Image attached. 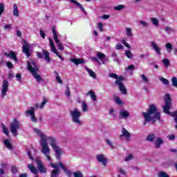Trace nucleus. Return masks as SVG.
I'll return each instance as SVG.
<instances>
[{
  "label": "nucleus",
  "mask_w": 177,
  "mask_h": 177,
  "mask_svg": "<svg viewBox=\"0 0 177 177\" xmlns=\"http://www.w3.org/2000/svg\"><path fill=\"white\" fill-rule=\"evenodd\" d=\"M34 131L35 133H37V135L41 138L39 143L41 146V153L46 157L48 161H52V158H50V156H49V154H50V149H49V145L46 142V134L42 133L38 129H35Z\"/></svg>",
  "instance_id": "nucleus-1"
},
{
  "label": "nucleus",
  "mask_w": 177,
  "mask_h": 177,
  "mask_svg": "<svg viewBox=\"0 0 177 177\" xmlns=\"http://www.w3.org/2000/svg\"><path fill=\"white\" fill-rule=\"evenodd\" d=\"M142 115L145 120L144 125H146L147 122L150 121H161V113L157 111V107L154 104H151L147 112H143Z\"/></svg>",
  "instance_id": "nucleus-2"
},
{
  "label": "nucleus",
  "mask_w": 177,
  "mask_h": 177,
  "mask_svg": "<svg viewBox=\"0 0 177 177\" xmlns=\"http://www.w3.org/2000/svg\"><path fill=\"white\" fill-rule=\"evenodd\" d=\"M46 138L47 142L48 140H49L50 145L55 153V157L57 160H60V158H62V154H63V151L60 149L59 146H57V140L55 138H53L52 136H48L46 135Z\"/></svg>",
  "instance_id": "nucleus-3"
},
{
  "label": "nucleus",
  "mask_w": 177,
  "mask_h": 177,
  "mask_svg": "<svg viewBox=\"0 0 177 177\" xmlns=\"http://www.w3.org/2000/svg\"><path fill=\"white\" fill-rule=\"evenodd\" d=\"M165 105L162 106L163 112L165 114H168L169 115H175L177 117V111L173 113L169 112L171 107H172V99L171 98V95L166 94L164 97Z\"/></svg>",
  "instance_id": "nucleus-4"
},
{
  "label": "nucleus",
  "mask_w": 177,
  "mask_h": 177,
  "mask_svg": "<svg viewBox=\"0 0 177 177\" xmlns=\"http://www.w3.org/2000/svg\"><path fill=\"white\" fill-rule=\"evenodd\" d=\"M28 70L31 73L32 77L36 80L37 82H41V81H44L42 77L39 75L37 72L38 71V67L37 66V64L34 61L28 62Z\"/></svg>",
  "instance_id": "nucleus-5"
},
{
  "label": "nucleus",
  "mask_w": 177,
  "mask_h": 177,
  "mask_svg": "<svg viewBox=\"0 0 177 177\" xmlns=\"http://www.w3.org/2000/svg\"><path fill=\"white\" fill-rule=\"evenodd\" d=\"M69 113L72 118V122L77 125H82V121L80 119L82 115L78 109L75 108L73 110L69 111Z\"/></svg>",
  "instance_id": "nucleus-6"
},
{
  "label": "nucleus",
  "mask_w": 177,
  "mask_h": 177,
  "mask_svg": "<svg viewBox=\"0 0 177 177\" xmlns=\"http://www.w3.org/2000/svg\"><path fill=\"white\" fill-rule=\"evenodd\" d=\"M52 32H53L54 41L57 45L59 50H64V46H63V43L60 42V40L59 39V35L57 34V32L56 31L55 26L53 27Z\"/></svg>",
  "instance_id": "nucleus-7"
},
{
  "label": "nucleus",
  "mask_w": 177,
  "mask_h": 177,
  "mask_svg": "<svg viewBox=\"0 0 177 177\" xmlns=\"http://www.w3.org/2000/svg\"><path fill=\"white\" fill-rule=\"evenodd\" d=\"M21 127L20 126V122L17 119H14L13 122L10 124V132L15 136H17V129H20Z\"/></svg>",
  "instance_id": "nucleus-8"
},
{
  "label": "nucleus",
  "mask_w": 177,
  "mask_h": 177,
  "mask_svg": "<svg viewBox=\"0 0 177 177\" xmlns=\"http://www.w3.org/2000/svg\"><path fill=\"white\" fill-rule=\"evenodd\" d=\"M25 114H26L27 116H30L32 122H37V118H35V109L34 106H31L30 109L26 110L25 111Z\"/></svg>",
  "instance_id": "nucleus-9"
},
{
  "label": "nucleus",
  "mask_w": 177,
  "mask_h": 177,
  "mask_svg": "<svg viewBox=\"0 0 177 177\" xmlns=\"http://www.w3.org/2000/svg\"><path fill=\"white\" fill-rule=\"evenodd\" d=\"M30 48L31 46L28 42L24 41V45L22 46V52L25 53L27 57H30L31 56V53L30 52Z\"/></svg>",
  "instance_id": "nucleus-10"
},
{
  "label": "nucleus",
  "mask_w": 177,
  "mask_h": 177,
  "mask_svg": "<svg viewBox=\"0 0 177 177\" xmlns=\"http://www.w3.org/2000/svg\"><path fill=\"white\" fill-rule=\"evenodd\" d=\"M35 162L37 165V168L40 172V174H46V167L42 163V161L39 158L35 159Z\"/></svg>",
  "instance_id": "nucleus-11"
},
{
  "label": "nucleus",
  "mask_w": 177,
  "mask_h": 177,
  "mask_svg": "<svg viewBox=\"0 0 177 177\" xmlns=\"http://www.w3.org/2000/svg\"><path fill=\"white\" fill-rule=\"evenodd\" d=\"M8 88H9V82L8 80H4L3 81L2 88H1V96L4 97L6 96V92H8Z\"/></svg>",
  "instance_id": "nucleus-12"
},
{
  "label": "nucleus",
  "mask_w": 177,
  "mask_h": 177,
  "mask_svg": "<svg viewBox=\"0 0 177 177\" xmlns=\"http://www.w3.org/2000/svg\"><path fill=\"white\" fill-rule=\"evenodd\" d=\"M97 57L102 62V64H106V63L109 62V57L103 53H97Z\"/></svg>",
  "instance_id": "nucleus-13"
},
{
  "label": "nucleus",
  "mask_w": 177,
  "mask_h": 177,
  "mask_svg": "<svg viewBox=\"0 0 177 177\" xmlns=\"http://www.w3.org/2000/svg\"><path fill=\"white\" fill-rule=\"evenodd\" d=\"M96 159L98 161V162H100L101 164H102L104 167H106L107 165V158L104 157V155L103 154L97 155Z\"/></svg>",
  "instance_id": "nucleus-14"
},
{
  "label": "nucleus",
  "mask_w": 177,
  "mask_h": 177,
  "mask_svg": "<svg viewBox=\"0 0 177 177\" xmlns=\"http://www.w3.org/2000/svg\"><path fill=\"white\" fill-rule=\"evenodd\" d=\"M122 137L127 141L131 139V133L124 127L122 129V135H120V138Z\"/></svg>",
  "instance_id": "nucleus-15"
},
{
  "label": "nucleus",
  "mask_w": 177,
  "mask_h": 177,
  "mask_svg": "<svg viewBox=\"0 0 177 177\" xmlns=\"http://www.w3.org/2000/svg\"><path fill=\"white\" fill-rule=\"evenodd\" d=\"M151 46L153 48V50H155L156 55H158L159 56L161 55V48L158 46V44L156 43L155 41H152L151 43Z\"/></svg>",
  "instance_id": "nucleus-16"
},
{
  "label": "nucleus",
  "mask_w": 177,
  "mask_h": 177,
  "mask_svg": "<svg viewBox=\"0 0 177 177\" xmlns=\"http://www.w3.org/2000/svg\"><path fill=\"white\" fill-rule=\"evenodd\" d=\"M59 165L60 168H62V169H63V171L65 172L66 175L68 177L73 176V173L71 172V171L67 169L66 166H64V164H63V162H59Z\"/></svg>",
  "instance_id": "nucleus-17"
},
{
  "label": "nucleus",
  "mask_w": 177,
  "mask_h": 177,
  "mask_svg": "<svg viewBox=\"0 0 177 177\" xmlns=\"http://www.w3.org/2000/svg\"><path fill=\"white\" fill-rule=\"evenodd\" d=\"M3 55H4V56H6L7 57H10L15 62H17V57H16V53H15V51L13 50H10V53H3Z\"/></svg>",
  "instance_id": "nucleus-18"
},
{
  "label": "nucleus",
  "mask_w": 177,
  "mask_h": 177,
  "mask_svg": "<svg viewBox=\"0 0 177 177\" xmlns=\"http://www.w3.org/2000/svg\"><path fill=\"white\" fill-rule=\"evenodd\" d=\"M164 143V140L162 138L158 137L156 138L154 145H155V149H160L161 145Z\"/></svg>",
  "instance_id": "nucleus-19"
},
{
  "label": "nucleus",
  "mask_w": 177,
  "mask_h": 177,
  "mask_svg": "<svg viewBox=\"0 0 177 177\" xmlns=\"http://www.w3.org/2000/svg\"><path fill=\"white\" fill-rule=\"evenodd\" d=\"M130 113L129 111H125V110H120L119 112V117L120 118L124 119V118H128L129 117Z\"/></svg>",
  "instance_id": "nucleus-20"
},
{
  "label": "nucleus",
  "mask_w": 177,
  "mask_h": 177,
  "mask_svg": "<svg viewBox=\"0 0 177 177\" xmlns=\"http://www.w3.org/2000/svg\"><path fill=\"white\" fill-rule=\"evenodd\" d=\"M71 62H72V63H74V64H75L76 66H78V64H84V63H85V60L77 58H71Z\"/></svg>",
  "instance_id": "nucleus-21"
},
{
  "label": "nucleus",
  "mask_w": 177,
  "mask_h": 177,
  "mask_svg": "<svg viewBox=\"0 0 177 177\" xmlns=\"http://www.w3.org/2000/svg\"><path fill=\"white\" fill-rule=\"evenodd\" d=\"M69 1L72 3H74L75 5H76V6H77V8H80V9H81L82 10V12L84 13V15H86V12L85 11V8H84V7L82 6L81 3H80L76 0H69Z\"/></svg>",
  "instance_id": "nucleus-22"
},
{
  "label": "nucleus",
  "mask_w": 177,
  "mask_h": 177,
  "mask_svg": "<svg viewBox=\"0 0 177 177\" xmlns=\"http://www.w3.org/2000/svg\"><path fill=\"white\" fill-rule=\"evenodd\" d=\"M28 168L30 170L32 174H34V175H37V174H38V169H37V167H35L33 164L28 165Z\"/></svg>",
  "instance_id": "nucleus-23"
},
{
  "label": "nucleus",
  "mask_w": 177,
  "mask_h": 177,
  "mask_svg": "<svg viewBox=\"0 0 177 177\" xmlns=\"http://www.w3.org/2000/svg\"><path fill=\"white\" fill-rule=\"evenodd\" d=\"M60 174V169L57 168L52 170L50 177H58Z\"/></svg>",
  "instance_id": "nucleus-24"
},
{
  "label": "nucleus",
  "mask_w": 177,
  "mask_h": 177,
  "mask_svg": "<svg viewBox=\"0 0 177 177\" xmlns=\"http://www.w3.org/2000/svg\"><path fill=\"white\" fill-rule=\"evenodd\" d=\"M49 41H50V47L51 48V52H53V53H57V49H56V46H55V42L53 41V39L50 38Z\"/></svg>",
  "instance_id": "nucleus-25"
},
{
  "label": "nucleus",
  "mask_w": 177,
  "mask_h": 177,
  "mask_svg": "<svg viewBox=\"0 0 177 177\" xmlns=\"http://www.w3.org/2000/svg\"><path fill=\"white\" fill-rule=\"evenodd\" d=\"M89 95L93 102H96V100H97V97L96 96L93 91L91 90V91H89L88 93H86L87 96H89Z\"/></svg>",
  "instance_id": "nucleus-26"
},
{
  "label": "nucleus",
  "mask_w": 177,
  "mask_h": 177,
  "mask_svg": "<svg viewBox=\"0 0 177 177\" xmlns=\"http://www.w3.org/2000/svg\"><path fill=\"white\" fill-rule=\"evenodd\" d=\"M124 76H119L118 79L115 81V85H118L119 86H121V85H124L122 84V81H124Z\"/></svg>",
  "instance_id": "nucleus-27"
},
{
  "label": "nucleus",
  "mask_w": 177,
  "mask_h": 177,
  "mask_svg": "<svg viewBox=\"0 0 177 177\" xmlns=\"http://www.w3.org/2000/svg\"><path fill=\"white\" fill-rule=\"evenodd\" d=\"M42 53L44 56V60H46V62H48V63H50V57H49V52L45 50L44 49H42Z\"/></svg>",
  "instance_id": "nucleus-28"
},
{
  "label": "nucleus",
  "mask_w": 177,
  "mask_h": 177,
  "mask_svg": "<svg viewBox=\"0 0 177 177\" xmlns=\"http://www.w3.org/2000/svg\"><path fill=\"white\" fill-rule=\"evenodd\" d=\"M86 71H87V73H88L89 75L92 77L94 78V80H96V73H95V72H93V71H92L91 68H88V67H85Z\"/></svg>",
  "instance_id": "nucleus-29"
},
{
  "label": "nucleus",
  "mask_w": 177,
  "mask_h": 177,
  "mask_svg": "<svg viewBox=\"0 0 177 177\" xmlns=\"http://www.w3.org/2000/svg\"><path fill=\"white\" fill-rule=\"evenodd\" d=\"M13 15L16 16L17 17H19V7L17 6V4L13 5V11H12Z\"/></svg>",
  "instance_id": "nucleus-30"
},
{
  "label": "nucleus",
  "mask_w": 177,
  "mask_h": 177,
  "mask_svg": "<svg viewBox=\"0 0 177 177\" xmlns=\"http://www.w3.org/2000/svg\"><path fill=\"white\" fill-rule=\"evenodd\" d=\"M154 139H156V135L153 133H151L147 136V142H154Z\"/></svg>",
  "instance_id": "nucleus-31"
},
{
  "label": "nucleus",
  "mask_w": 177,
  "mask_h": 177,
  "mask_svg": "<svg viewBox=\"0 0 177 177\" xmlns=\"http://www.w3.org/2000/svg\"><path fill=\"white\" fill-rule=\"evenodd\" d=\"M3 143L7 149L12 150V145L10 144V141L9 140H4Z\"/></svg>",
  "instance_id": "nucleus-32"
},
{
  "label": "nucleus",
  "mask_w": 177,
  "mask_h": 177,
  "mask_svg": "<svg viewBox=\"0 0 177 177\" xmlns=\"http://www.w3.org/2000/svg\"><path fill=\"white\" fill-rule=\"evenodd\" d=\"M119 89L122 95H127V88H125V86H124V84H121V86H119Z\"/></svg>",
  "instance_id": "nucleus-33"
},
{
  "label": "nucleus",
  "mask_w": 177,
  "mask_h": 177,
  "mask_svg": "<svg viewBox=\"0 0 177 177\" xmlns=\"http://www.w3.org/2000/svg\"><path fill=\"white\" fill-rule=\"evenodd\" d=\"M158 177H169V175L164 171H160L158 174Z\"/></svg>",
  "instance_id": "nucleus-34"
},
{
  "label": "nucleus",
  "mask_w": 177,
  "mask_h": 177,
  "mask_svg": "<svg viewBox=\"0 0 177 177\" xmlns=\"http://www.w3.org/2000/svg\"><path fill=\"white\" fill-rule=\"evenodd\" d=\"M159 80L161 81V82H162V84H164V85H169V81L164 78V77H159Z\"/></svg>",
  "instance_id": "nucleus-35"
},
{
  "label": "nucleus",
  "mask_w": 177,
  "mask_h": 177,
  "mask_svg": "<svg viewBox=\"0 0 177 177\" xmlns=\"http://www.w3.org/2000/svg\"><path fill=\"white\" fill-rule=\"evenodd\" d=\"M82 111H84V113H86V111H88V105L86 104V102H85V101L82 102Z\"/></svg>",
  "instance_id": "nucleus-36"
},
{
  "label": "nucleus",
  "mask_w": 177,
  "mask_h": 177,
  "mask_svg": "<svg viewBox=\"0 0 177 177\" xmlns=\"http://www.w3.org/2000/svg\"><path fill=\"white\" fill-rule=\"evenodd\" d=\"M1 128L3 129V133H5L6 136H9V131L8 130L6 126H5L3 124H1Z\"/></svg>",
  "instance_id": "nucleus-37"
},
{
  "label": "nucleus",
  "mask_w": 177,
  "mask_h": 177,
  "mask_svg": "<svg viewBox=\"0 0 177 177\" xmlns=\"http://www.w3.org/2000/svg\"><path fill=\"white\" fill-rule=\"evenodd\" d=\"M74 177H84V174L80 171H76L73 172Z\"/></svg>",
  "instance_id": "nucleus-38"
},
{
  "label": "nucleus",
  "mask_w": 177,
  "mask_h": 177,
  "mask_svg": "<svg viewBox=\"0 0 177 177\" xmlns=\"http://www.w3.org/2000/svg\"><path fill=\"white\" fill-rule=\"evenodd\" d=\"M162 63L166 68H168L169 66V60L168 59H162Z\"/></svg>",
  "instance_id": "nucleus-39"
},
{
  "label": "nucleus",
  "mask_w": 177,
  "mask_h": 177,
  "mask_svg": "<svg viewBox=\"0 0 177 177\" xmlns=\"http://www.w3.org/2000/svg\"><path fill=\"white\" fill-rule=\"evenodd\" d=\"M122 9H125V6L124 5H118L117 6L114 7V10H122Z\"/></svg>",
  "instance_id": "nucleus-40"
},
{
  "label": "nucleus",
  "mask_w": 177,
  "mask_h": 177,
  "mask_svg": "<svg viewBox=\"0 0 177 177\" xmlns=\"http://www.w3.org/2000/svg\"><path fill=\"white\" fill-rule=\"evenodd\" d=\"M124 55L125 56H127V57H128V59H132V57H133V55H132L131 50H127Z\"/></svg>",
  "instance_id": "nucleus-41"
},
{
  "label": "nucleus",
  "mask_w": 177,
  "mask_h": 177,
  "mask_svg": "<svg viewBox=\"0 0 177 177\" xmlns=\"http://www.w3.org/2000/svg\"><path fill=\"white\" fill-rule=\"evenodd\" d=\"M125 31L127 32V35L128 37H132L133 35H132V29H131L130 28H125Z\"/></svg>",
  "instance_id": "nucleus-42"
},
{
  "label": "nucleus",
  "mask_w": 177,
  "mask_h": 177,
  "mask_svg": "<svg viewBox=\"0 0 177 177\" xmlns=\"http://www.w3.org/2000/svg\"><path fill=\"white\" fill-rule=\"evenodd\" d=\"M65 95L66 97H70L71 96V93H70V88H68V86H66V87Z\"/></svg>",
  "instance_id": "nucleus-43"
},
{
  "label": "nucleus",
  "mask_w": 177,
  "mask_h": 177,
  "mask_svg": "<svg viewBox=\"0 0 177 177\" xmlns=\"http://www.w3.org/2000/svg\"><path fill=\"white\" fill-rule=\"evenodd\" d=\"M131 160H133V154H129L125 158L124 161L126 162H128V161H131Z\"/></svg>",
  "instance_id": "nucleus-44"
},
{
  "label": "nucleus",
  "mask_w": 177,
  "mask_h": 177,
  "mask_svg": "<svg viewBox=\"0 0 177 177\" xmlns=\"http://www.w3.org/2000/svg\"><path fill=\"white\" fill-rule=\"evenodd\" d=\"M10 171L12 174H17V172H19V169L15 166H12L10 168Z\"/></svg>",
  "instance_id": "nucleus-45"
},
{
  "label": "nucleus",
  "mask_w": 177,
  "mask_h": 177,
  "mask_svg": "<svg viewBox=\"0 0 177 177\" xmlns=\"http://www.w3.org/2000/svg\"><path fill=\"white\" fill-rule=\"evenodd\" d=\"M48 102V100L45 97L43 98V101L41 103L39 108L40 109H44V107L45 106V104H46V102Z\"/></svg>",
  "instance_id": "nucleus-46"
},
{
  "label": "nucleus",
  "mask_w": 177,
  "mask_h": 177,
  "mask_svg": "<svg viewBox=\"0 0 177 177\" xmlns=\"http://www.w3.org/2000/svg\"><path fill=\"white\" fill-rule=\"evenodd\" d=\"M5 12V4L3 3H0V16Z\"/></svg>",
  "instance_id": "nucleus-47"
},
{
  "label": "nucleus",
  "mask_w": 177,
  "mask_h": 177,
  "mask_svg": "<svg viewBox=\"0 0 177 177\" xmlns=\"http://www.w3.org/2000/svg\"><path fill=\"white\" fill-rule=\"evenodd\" d=\"M151 21L153 26H158V19L156 18H151Z\"/></svg>",
  "instance_id": "nucleus-48"
},
{
  "label": "nucleus",
  "mask_w": 177,
  "mask_h": 177,
  "mask_svg": "<svg viewBox=\"0 0 177 177\" xmlns=\"http://www.w3.org/2000/svg\"><path fill=\"white\" fill-rule=\"evenodd\" d=\"M141 78L144 82L149 84V78H147L145 74L141 75Z\"/></svg>",
  "instance_id": "nucleus-49"
},
{
  "label": "nucleus",
  "mask_w": 177,
  "mask_h": 177,
  "mask_svg": "<svg viewBox=\"0 0 177 177\" xmlns=\"http://www.w3.org/2000/svg\"><path fill=\"white\" fill-rule=\"evenodd\" d=\"M97 27H98V30L99 31H100V32L104 31V30L103 29V24H102V22H99L97 24Z\"/></svg>",
  "instance_id": "nucleus-50"
},
{
  "label": "nucleus",
  "mask_w": 177,
  "mask_h": 177,
  "mask_svg": "<svg viewBox=\"0 0 177 177\" xmlns=\"http://www.w3.org/2000/svg\"><path fill=\"white\" fill-rule=\"evenodd\" d=\"M171 84L173 86H177V77H173L171 79Z\"/></svg>",
  "instance_id": "nucleus-51"
},
{
  "label": "nucleus",
  "mask_w": 177,
  "mask_h": 177,
  "mask_svg": "<svg viewBox=\"0 0 177 177\" xmlns=\"http://www.w3.org/2000/svg\"><path fill=\"white\" fill-rule=\"evenodd\" d=\"M115 102L116 104H122V101L120 97H115Z\"/></svg>",
  "instance_id": "nucleus-52"
},
{
  "label": "nucleus",
  "mask_w": 177,
  "mask_h": 177,
  "mask_svg": "<svg viewBox=\"0 0 177 177\" xmlns=\"http://www.w3.org/2000/svg\"><path fill=\"white\" fill-rule=\"evenodd\" d=\"M50 167H51L52 168H54L55 169L59 168V167H60V165L58 163L57 164H53L52 162H50L49 164Z\"/></svg>",
  "instance_id": "nucleus-53"
},
{
  "label": "nucleus",
  "mask_w": 177,
  "mask_h": 177,
  "mask_svg": "<svg viewBox=\"0 0 177 177\" xmlns=\"http://www.w3.org/2000/svg\"><path fill=\"white\" fill-rule=\"evenodd\" d=\"M139 24L142 27H149V24L145 21H140Z\"/></svg>",
  "instance_id": "nucleus-54"
},
{
  "label": "nucleus",
  "mask_w": 177,
  "mask_h": 177,
  "mask_svg": "<svg viewBox=\"0 0 177 177\" xmlns=\"http://www.w3.org/2000/svg\"><path fill=\"white\" fill-rule=\"evenodd\" d=\"M111 78H113L114 80H118V75L115 73H111L109 75Z\"/></svg>",
  "instance_id": "nucleus-55"
},
{
  "label": "nucleus",
  "mask_w": 177,
  "mask_h": 177,
  "mask_svg": "<svg viewBox=\"0 0 177 177\" xmlns=\"http://www.w3.org/2000/svg\"><path fill=\"white\" fill-rule=\"evenodd\" d=\"M115 49L117 50H120V49H124V46H122V44H118L116 46H115Z\"/></svg>",
  "instance_id": "nucleus-56"
},
{
  "label": "nucleus",
  "mask_w": 177,
  "mask_h": 177,
  "mask_svg": "<svg viewBox=\"0 0 177 177\" xmlns=\"http://www.w3.org/2000/svg\"><path fill=\"white\" fill-rule=\"evenodd\" d=\"M55 80L59 82V84H63V81L60 79V76L59 75H55Z\"/></svg>",
  "instance_id": "nucleus-57"
},
{
  "label": "nucleus",
  "mask_w": 177,
  "mask_h": 177,
  "mask_svg": "<svg viewBox=\"0 0 177 177\" xmlns=\"http://www.w3.org/2000/svg\"><path fill=\"white\" fill-rule=\"evenodd\" d=\"M166 49H170V50H172L173 49L172 44H171V43H167Z\"/></svg>",
  "instance_id": "nucleus-58"
},
{
  "label": "nucleus",
  "mask_w": 177,
  "mask_h": 177,
  "mask_svg": "<svg viewBox=\"0 0 177 177\" xmlns=\"http://www.w3.org/2000/svg\"><path fill=\"white\" fill-rule=\"evenodd\" d=\"M109 114L111 117H115V113H114V109H109Z\"/></svg>",
  "instance_id": "nucleus-59"
},
{
  "label": "nucleus",
  "mask_w": 177,
  "mask_h": 177,
  "mask_svg": "<svg viewBox=\"0 0 177 177\" xmlns=\"http://www.w3.org/2000/svg\"><path fill=\"white\" fill-rule=\"evenodd\" d=\"M165 31L167 33V34H170V32H171L172 29H171V28L169 27H165Z\"/></svg>",
  "instance_id": "nucleus-60"
},
{
  "label": "nucleus",
  "mask_w": 177,
  "mask_h": 177,
  "mask_svg": "<svg viewBox=\"0 0 177 177\" xmlns=\"http://www.w3.org/2000/svg\"><path fill=\"white\" fill-rule=\"evenodd\" d=\"M39 34H40L41 38H43V39H45V37H46L45 32H44V30H40Z\"/></svg>",
  "instance_id": "nucleus-61"
},
{
  "label": "nucleus",
  "mask_w": 177,
  "mask_h": 177,
  "mask_svg": "<svg viewBox=\"0 0 177 177\" xmlns=\"http://www.w3.org/2000/svg\"><path fill=\"white\" fill-rule=\"evenodd\" d=\"M5 30H12V24H7L4 26Z\"/></svg>",
  "instance_id": "nucleus-62"
},
{
  "label": "nucleus",
  "mask_w": 177,
  "mask_h": 177,
  "mask_svg": "<svg viewBox=\"0 0 177 177\" xmlns=\"http://www.w3.org/2000/svg\"><path fill=\"white\" fill-rule=\"evenodd\" d=\"M128 70H135V65H130L127 68H126V71H128Z\"/></svg>",
  "instance_id": "nucleus-63"
},
{
  "label": "nucleus",
  "mask_w": 177,
  "mask_h": 177,
  "mask_svg": "<svg viewBox=\"0 0 177 177\" xmlns=\"http://www.w3.org/2000/svg\"><path fill=\"white\" fill-rule=\"evenodd\" d=\"M106 144L108 145V146H110V147H113V142H111V141L109 139H107L106 140Z\"/></svg>",
  "instance_id": "nucleus-64"
}]
</instances>
